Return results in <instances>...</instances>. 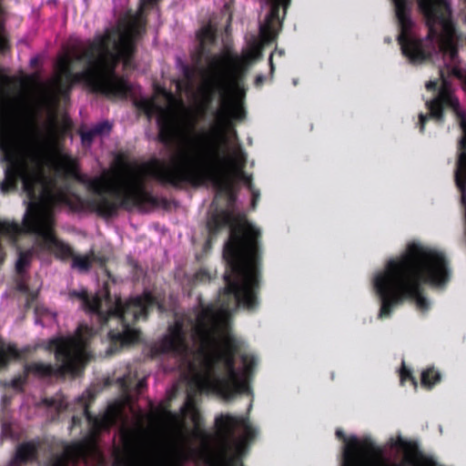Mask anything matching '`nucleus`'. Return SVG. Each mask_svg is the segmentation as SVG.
<instances>
[{
	"label": "nucleus",
	"mask_w": 466,
	"mask_h": 466,
	"mask_svg": "<svg viewBox=\"0 0 466 466\" xmlns=\"http://www.w3.org/2000/svg\"><path fill=\"white\" fill-rule=\"evenodd\" d=\"M35 451V447L33 443L22 444L17 448L15 460L16 462L27 461L34 457Z\"/></svg>",
	"instance_id": "12"
},
{
	"label": "nucleus",
	"mask_w": 466,
	"mask_h": 466,
	"mask_svg": "<svg viewBox=\"0 0 466 466\" xmlns=\"http://www.w3.org/2000/svg\"><path fill=\"white\" fill-rule=\"evenodd\" d=\"M84 397H85V396H84V394H83L81 397H79V398L77 399V401H78V402H80L81 408L83 409V410H84V412H85V414H86V416L87 420H91V418H90V415L88 414V411H87L86 403V401H84Z\"/></svg>",
	"instance_id": "21"
},
{
	"label": "nucleus",
	"mask_w": 466,
	"mask_h": 466,
	"mask_svg": "<svg viewBox=\"0 0 466 466\" xmlns=\"http://www.w3.org/2000/svg\"><path fill=\"white\" fill-rule=\"evenodd\" d=\"M19 352L15 345L0 340V368L5 367L9 360L17 359Z\"/></svg>",
	"instance_id": "10"
},
{
	"label": "nucleus",
	"mask_w": 466,
	"mask_h": 466,
	"mask_svg": "<svg viewBox=\"0 0 466 466\" xmlns=\"http://www.w3.org/2000/svg\"><path fill=\"white\" fill-rule=\"evenodd\" d=\"M95 137H96V135L93 128L81 133L82 142L86 145H90Z\"/></svg>",
	"instance_id": "20"
},
{
	"label": "nucleus",
	"mask_w": 466,
	"mask_h": 466,
	"mask_svg": "<svg viewBox=\"0 0 466 466\" xmlns=\"http://www.w3.org/2000/svg\"><path fill=\"white\" fill-rule=\"evenodd\" d=\"M263 78H264V77H263L262 76H258V77H257L256 82H257L258 84H259V83H261V82L263 81Z\"/></svg>",
	"instance_id": "24"
},
{
	"label": "nucleus",
	"mask_w": 466,
	"mask_h": 466,
	"mask_svg": "<svg viewBox=\"0 0 466 466\" xmlns=\"http://www.w3.org/2000/svg\"><path fill=\"white\" fill-rule=\"evenodd\" d=\"M336 434L343 437L344 441L341 466H442L431 457L421 455L415 442L400 434L389 438L385 445L402 452L400 461L383 460L382 450L370 438L344 437L340 430H337Z\"/></svg>",
	"instance_id": "5"
},
{
	"label": "nucleus",
	"mask_w": 466,
	"mask_h": 466,
	"mask_svg": "<svg viewBox=\"0 0 466 466\" xmlns=\"http://www.w3.org/2000/svg\"><path fill=\"white\" fill-rule=\"evenodd\" d=\"M400 33L398 41L403 56L412 64H421L432 53L441 56V79L429 81L427 89L440 86L438 96L426 105L430 115H420V130L429 117L440 120L442 109L450 106L460 117L466 132V68L458 56L462 44L451 21L448 0H391Z\"/></svg>",
	"instance_id": "3"
},
{
	"label": "nucleus",
	"mask_w": 466,
	"mask_h": 466,
	"mask_svg": "<svg viewBox=\"0 0 466 466\" xmlns=\"http://www.w3.org/2000/svg\"><path fill=\"white\" fill-rule=\"evenodd\" d=\"M270 68H271V71H273L274 67H273V65H272L271 61H270Z\"/></svg>",
	"instance_id": "26"
},
{
	"label": "nucleus",
	"mask_w": 466,
	"mask_h": 466,
	"mask_svg": "<svg viewBox=\"0 0 466 466\" xmlns=\"http://www.w3.org/2000/svg\"><path fill=\"white\" fill-rule=\"evenodd\" d=\"M45 401L47 406L52 407L58 411L66 410L69 406L68 402L65 401L64 398L61 395H57L50 400H46Z\"/></svg>",
	"instance_id": "16"
},
{
	"label": "nucleus",
	"mask_w": 466,
	"mask_h": 466,
	"mask_svg": "<svg viewBox=\"0 0 466 466\" xmlns=\"http://www.w3.org/2000/svg\"><path fill=\"white\" fill-rule=\"evenodd\" d=\"M400 383L401 385H405L407 381H410L411 385L416 388L417 383L414 378L411 375L410 370H409L404 363H402V368L400 371Z\"/></svg>",
	"instance_id": "18"
},
{
	"label": "nucleus",
	"mask_w": 466,
	"mask_h": 466,
	"mask_svg": "<svg viewBox=\"0 0 466 466\" xmlns=\"http://www.w3.org/2000/svg\"><path fill=\"white\" fill-rule=\"evenodd\" d=\"M227 225L230 228L223 252L229 268L224 274L227 286L216 303L202 307L187 320H177L157 349L180 360L191 388L231 400L249 393V380L258 365L256 355L231 334L229 317L238 307L252 309L258 303L260 231L228 209L208 222L210 230Z\"/></svg>",
	"instance_id": "2"
},
{
	"label": "nucleus",
	"mask_w": 466,
	"mask_h": 466,
	"mask_svg": "<svg viewBox=\"0 0 466 466\" xmlns=\"http://www.w3.org/2000/svg\"><path fill=\"white\" fill-rule=\"evenodd\" d=\"M440 380V374L433 369H428L421 372V386L430 389Z\"/></svg>",
	"instance_id": "14"
},
{
	"label": "nucleus",
	"mask_w": 466,
	"mask_h": 466,
	"mask_svg": "<svg viewBox=\"0 0 466 466\" xmlns=\"http://www.w3.org/2000/svg\"><path fill=\"white\" fill-rule=\"evenodd\" d=\"M118 415H119L118 407H116V406L110 407L104 413L102 418L99 420H96L95 422V426L97 429L106 428V427L112 425L113 423H115Z\"/></svg>",
	"instance_id": "11"
},
{
	"label": "nucleus",
	"mask_w": 466,
	"mask_h": 466,
	"mask_svg": "<svg viewBox=\"0 0 466 466\" xmlns=\"http://www.w3.org/2000/svg\"><path fill=\"white\" fill-rule=\"evenodd\" d=\"M93 335L92 329L80 325L74 336L60 338L56 341V358L65 372L76 373L86 362V343Z\"/></svg>",
	"instance_id": "7"
},
{
	"label": "nucleus",
	"mask_w": 466,
	"mask_h": 466,
	"mask_svg": "<svg viewBox=\"0 0 466 466\" xmlns=\"http://www.w3.org/2000/svg\"><path fill=\"white\" fill-rule=\"evenodd\" d=\"M18 289L22 291H26V288L24 284H19L18 285Z\"/></svg>",
	"instance_id": "23"
},
{
	"label": "nucleus",
	"mask_w": 466,
	"mask_h": 466,
	"mask_svg": "<svg viewBox=\"0 0 466 466\" xmlns=\"http://www.w3.org/2000/svg\"><path fill=\"white\" fill-rule=\"evenodd\" d=\"M215 28L211 25L202 27L198 33L201 46L211 43L215 38Z\"/></svg>",
	"instance_id": "15"
},
{
	"label": "nucleus",
	"mask_w": 466,
	"mask_h": 466,
	"mask_svg": "<svg viewBox=\"0 0 466 466\" xmlns=\"http://www.w3.org/2000/svg\"><path fill=\"white\" fill-rule=\"evenodd\" d=\"M450 277L448 259L442 251L420 242L410 243L400 256L389 259L372 276V288L381 302L379 318L390 317L406 299H413L420 310L428 309L430 301L422 294V285L441 288Z\"/></svg>",
	"instance_id": "4"
},
{
	"label": "nucleus",
	"mask_w": 466,
	"mask_h": 466,
	"mask_svg": "<svg viewBox=\"0 0 466 466\" xmlns=\"http://www.w3.org/2000/svg\"><path fill=\"white\" fill-rule=\"evenodd\" d=\"M29 370L40 375H49L53 372V367L45 363H35L29 367Z\"/></svg>",
	"instance_id": "17"
},
{
	"label": "nucleus",
	"mask_w": 466,
	"mask_h": 466,
	"mask_svg": "<svg viewBox=\"0 0 466 466\" xmlns=\"http://www.w3.org/2000/svg\"><path fill=\"white\" fill-rule=\"evenodd\" d=\"M34 250L20 251L15 263V269L18 273H23L30 265Z\"/></svg>",
	"instance_id": "13"
},
{
	"label": "nucleus",
	"mask_w": 466,
	"mask_h": 466,
	"mask_svg": "<svg viewBox=\"0 0 466 466\" xmlns=\"http://www.w3.org/2000/svg\"><path fill=\"white\" fill-rule=\"evenodd\" d=\"M143 385H144V381H143V380H140V381L138 382V387H139V388H141V387H143Z\"/></svg>",
	"instance_id": "25"
},
{
	"label": "nucleus",
	"mask_w": 466,
	"mask_h": 466,
	"mask_svg": "<svg viewBox=\"0 0 466 466\" xmlns=\"http://www.w3.org/2000/svg\"><path fill=\"white\" fill-rule=\"evenodd\" d=\"M96 133V136H105L108 135L112 126L107 121H103L98 124H96L94 127H92Z\"/></svg>",
	"instance_id": "19"
},
{
	"label": "nucleus",
	"mask_w": 466,
	"mask_h": 466,
	"mask_svg": "<svg viewBox=\"0 0 466 466\" xmlns=\"http://www.w3.org/2000/svg\"><path fill=\"white\" fill-rule=\"evenodd\" d=\"M25 232L35 234L26 229L24 220L22 221V226H20L17 222L13 220L0 219V236L6 238L8 240L15 241L17 236ZM4 258L5 255L2 250H0V262L4 260Z\"/></svg>",
	"instance_id": "8"
},
{
	"label": "nucleus",
	"mask_w": 466,
	"mask_h": 466,
	"mask_svg": "<svg viewBox=\"0 0 466 466\" xmlns=\"http://www.w3.org/2000/svg\"><path fill=\"white\" fill-rule=\"evenodd\" d=\"M21 384H22V379L21 378H18V379H15L11 381V386L15 389H20L21 387Z\"/></svg>",
	"instance_id": "22"
},
{
	"label": "nucleus",
	"mask_w": 466,
	"mask_h": 466,
	"mask_svg": "<svg viewBox=\"0 0 466 466\" xmlns=\"http://www.w3.org/2000/svg\"><path fill=\"white\" fill-rule=\"evenodd\" d=\"M72 295L77 296L82 302V307L86 311L95 313L99 321H105L112 316L120 319L122 331H110L109 336L111 339L119 341L122 345L134 343L139 338L138 331L128 325V319L145 318L148 309L157 303L150 293L133 298L125 303L119 298H110L106 291L92 299L88 298L85 290L78 293L73 292Z\"/></svg>",
	"instance_id": "6"
},
{
	"label": "nucleus",
	"mask_w": 466,
	"mask_h": 466,
	"mask_svg": "<svg viewBox=\"0 0 466 466\" xmlns=\"http://www.w3.org/2000/svg\"><path fill=\"white\" fill-rule=\"evenodd\" d=\"M289 3L266 0L268 10L259 24V39H251L241 55L226 49L211 56L207 66L198 70L177 63L183 78L176 82L177 89L186 94L195 109L187 107L164 88L157 90V97H163L165 105H159L157 98L145 103L147 115L157 117L160 139L165 144L174 143V152L167 160L119 161L113 171L88 179L100 213L110 215L118 205L130 207L150 201L144 187L150 177L171 184H211L218 195H225L228 205L234 201V180L239 178L250 188L255 208L259 194L242 172L247 156L231 121L245 116L242 75L260 57L263 45L277 37L281 27L279 6L285 10Z\"/></svg>",
	"instance_id": "1"
},
{
	"label": "nucleus",
	"mask_w": 466,
	"mask_h": 466,
	"mask_svg": "<svg viewBox=\"0 0 466 466\" xmlns=\"http://www.w3.org/2000/svg\"><path fill=\"white\" fill-rule=\"evenodd\" d=\"M35 61H36V58H34V59H32V60H31V63L33 64V63H35Z\"/></svg>",
	"instance_id": "27"
},
{
	"label": "nucleus",
	"mask_w": 466,
	"mask_h": 466,
	"mask_svg": "<svg viewBox=\"0 0 466 466\" xmlns=\"http://www.w3.org/2000/svg\"><path fill=\"white\" fill-rule=\"evenodd\" d=\"M84 453L85 451L80 446H67L60 455L52 460L50 466H66L70 461L83 457Z\"/></svg>",
	"instance_id": "9"
}]
</instances>
